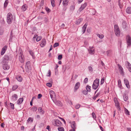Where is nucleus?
<instances>
[{
	"label": "nucleus",
	"mask_w": 131,
	"mask_h": 131,
	"mask_svg": "<svg viewBox=\"0 0 131 131\" xmlns=\"http://www.w3.org/2000/svg\"><path fill=\"white\" fill-rule=\"evenodd\" d=\"M13 20V16L10 13H8L7 15L6 21L8 24H10L12 22Z\"/></svg>",
	"instance_id": "1"
},
{
	"label": "nucleus",
	"mask_w": 131,
	"mask_h": 131,
	"mask_svg": "<svg viewBox=\"0 0 131 131\" xmlns=\"http://www.w3.org/2000/svg\"><path fill=\"white\" fill-rule=\"evenodd\" d=\"M99 83V79H96L94 81L92 85L93 89L96 90L98 88Z\"/></svg>",
	"instance_id": "2"
},
{
	"label": "nucleus",
	"mask_w": 131,
	"mask_h": 131,
	"mask_svg": "<svg viewBox=\"0 0 131 131\" xmlns=\"http://www.w3.org/2000/svg\"><path fill=\"white\" fill-rule=\"evenodd\" d=\"M52 124L54 126H61L62 124L61 122L59 120H53L52 121Z\"/></svg>",
	"instance_id": "3"
},
{
	"label": "nucleus",
	"mask_w": 131,
	"mask_h": 131,
	"mask_svg": "<svg viewBox=\"0 0 131 131\" xmlns=\"http://www.w3.org/2000/svg\"><path fill=\"white\" fill-rule=\"evenodd\" d=\"M114 32L116 36H119L120 34V30L118 26L116 25H115L114 26Z\"/></svg>",
	"instance_id": "4"
},
{
	"label": "nucleus",
	"mask_w": 131,
	"mask_h": 131,
	"mask_svg": "<svg viewBox=\"0 0 131 131\" xmlns=\"http://www.w3.org/2000/svg\"><path fill=\"white\" fill-rule=\"evenodd\" d=\"M19 60L21 63L24 62V56L22 53L21 52H20V54H19Z\"/></svg>",
	"instance_id": "5"
},
{
	"label": "nucleus",
	"mask_w": 131,
	"mask_h": 131,
	"mask_svg": "<svg viewBox=\"0 0 131 131\" xmlns=\"http://www.w3.org/2000/svg\"><path fill=\"white\" fill-rule=\"evenodd\" d=\"M50 94L51 97L53 101V99H56V94L54 91H50Z\"/></svg>",
	"instance_id": "6"
},
{
	"label": "nucleus",
	"mask_w": 131,
	"mask_h": 131,
	"mask_svg": "<svg viewBox=\"0 0 131 131\" xmlns=\"http://www.w3.org/2000/svg\"><path fill=\"white\" fill-rule=\"evenodd\" d=\"M46 39H43L40 42V45L41 47H43L46 45Z\"/></svg>",
	"instance_id": "7"
},
{
	"label": "nucleus",
	"mask_w": 131,
	"mask_h": 131,
	"mask_svg": "<svg viewBox=\"0 0 131 131\" xmlns=\"http://www.w3.org/2000/svg\"><path fill=\"white\" fill-rule=\"evenodd\" d=\"M9 59V57L7 55H5L4 57L3 63H8Z\"/></svg>",
	"instance_id": "8"
},
{
	"label": "nucleus",
	"mask_w": 131,
	"mask_h": 131,
	"mask_svg": "<svg viewBox=\"0 0 131 131\" xmlns=\"http://www.w3.org/2000/svg\"><path fill=\"white\" fill-rule=\"evenodd\" d=\"M87 5V3L86 2H85L83 4H82L81 7L79 9V11L80 12L82 11L83 9H84L86 7Z\"/></svg>",
	"instance_id": "9"
},
{
	"label": "nucleus",
	"mask_w": 131,
	"mask_h": 131,
	"mask_svg": "<svg viewBox=\"0 0 131 131\" xmlns=\"http://www.w3.org/2000/svg\"><path fill=\"white\" fill-rule=\"evenodd\" d=\"M114 101L115 104V106L116 108L119 110H120L121 108L119 106L118 101H117L116 99H114Z\"/></svg>",
	"instance_id": "10"
},
{
	"label": "nucleus",
	"mask_w": 131,
	"mask_h": 131,
	"mask_svg": "<svg viewBox=\"0 0 131 131\" xmlns=\"http://www.w3.org/2000/svg\"><path fill=\"white\" fill-rule=\"evenodd\" d=\"M114 101L115 104V106L116 108L119 110H120L121 108L119 106L118 101H117L116 99H114Z\"/></svg>",
	"instance_id": "11"
},
{
	"label": "nucleus",
	"mask_w": 131,
	"mask_h": 131,
	"mask_svg": "<svg viewBox=\"0 0 131 131\" xmlns=\"http://www.w3.org/2000/svg\"><path fill=\"white\" fill-rule=\"evenodd\" d=\"M3 68L4 70H8L9 68V66L8 64V63H3Z\"/></svg>",
	"instance_id": "12"
},
{
	"label": "nucleus",
	"mask_w": 131,
	"mask_h": 131,
	"mask_svg": "<svg viewBox=\"0 0 131 131\" xmlns=\"http://www.w3.org/2000/svg\"><path fill=\"white\" fill-rule=\"evenodd\" d=\"M53 102L57 105L61 106L62 105V104L60 101H57L56 99H54L53 100Z\"/></svg>",
	"instance_id": "13"
},
{
	"label": "nucleus",
	"mask_w": 131,
	"mask_h": 131,
	"mask_svg": "<svg viewBox=\"0 0 131 131\" xmlns=\"http://www.w3.org/2000/svg\"><path fill=\"white\" fill-rule=\"evenodd\" d=\"M117 65L118 68L121 74L122 75H123L124 74V72L123 68L120 64H118Z\"/></svg>",
	"instance_id": "14"
},
{
	"label": "nucleus",
	"mask_w": 131,
	"mask_h": 131,
	"mask_svg": "<svg viewBox=\"0 0 131 131\" xmlns=\"http://www.w3.org/2000/svg\"><path fill=\"white\" fill-rule=\"evenodd\" d=\"M7 49V46L6 45L4 46L3 48L2 49L1 52V54L2 55H3L4 54Z\"/></svg>",
	"instance_id": "15"
},
{
	"label": "nucleus",
	"mask_w": 131,
	"mask_h": 131,
	"mask_svg": "<svg viewBox=\"0 0 131 131\" xmlns=\"http://www.w3.org/2000/svg\"><path fill=\"white\" fill-rule=\"evenodd\" d=\"M124 81L126 87L128 88H130L129 83L127 79L126 78L124 79Z\"/></svg>",
	"instance_id": "16"
},
{
	"label": "nucleus",
	"mask_w": 131,
	"mask_h": 131,
	"mask_svg": "<svg viewBox=\"0 0 131 131\" xmlns=\"http://www.w3.org/2000/svg\"><path fill=\"white\" fill-rule=\"evenodd\" d=\"M80 83L79 82L77 83L75 85L74 87V91H76L79 88L80 86Z\"/></svg>",
	"instance_id": "17"
},
{
	"label": "nucleus",
	"mask_w": 131,
	"mask_h": 131,
	"mask_svg": "<svg viewBox=\"0 0 131 131\" xmlns=\"http://www.w3.org/2000/svg\"><path fill=\"white\" fill-rule=\"evenodd\" d=\"M18 98V96L16 94H14L12 97L11 99L12 101H16Z\"/></svg>",
	"instance_id": "18"
},
{
	"label": "nucleus",
	"mask_w": 131,
	"mask_h": 131,
	"mask_svg": "<svg viewBox=\"0 0 131 131\" xmlns=\"http://www.w3.org/2000/svg\"><path fill=\"white\" fill-rule=\"evenodd\" d=\"M89 53L91 54H93L94 53V48L92 47L88 50Z\"/></svg>",
	"instance_id": "19"
},
{
	"label": "nucleus",
	"mask_w": 131,
	"mask_h": 131,
	"mask_svg": "<svg viewBox=\"0 0 131 131\" xmlns=\"http://www.w3.org/2000/svg\"><path fill=\"white\" fill-rule=\"evenodd\" d=\"M16 78V79L19 82H21L23 80V78L20 75H17Z\"/></svg>",
	"instance_id": "20"
},
{
	"label": "nucleus",
	"mask_w": 131,
	"mask_h": 131,
	"mask_svg": "<svg viewBox=\"0 0 131 131\" xmlns=\"http://www.w3.org/2000/svg\"><path fill=\"white\" fill-rule=\"evenodd\" d=\"M126 64L127 65V67L129 71L131 72V64L128 61H127Z\"/></svg>",
	"instance_id": "21"
},
{
	"label": "nucleus",
	"mask_w": 131,
	"mask_h": 131,
	"mask_svg": "<svg viewBox=\"0 0 131 131\" xmlns=\"http://www.w3.org/2000/svg\"><path fill=\"white\" fill-rule=\"evenodd\" d=\"M24 99L23 98H19L17 101V104L18 105L21 104L23 101Z\"/></svg>",
	"instance_id": "22"
},
{
	"label": "nucleus",
	"mask_w": 131,
	"mask_h": 131,
	"mask_svg": "<svg viewBox=\"0 0 131 131\" xmlns=\"http://www.w3.org/2000/svg\"><path fill=\"white\" fill-rule=\"evenodd\" d=\"M71 127L73 129L75 130L76 128V124L74 122H72Z\"/></svg>",
	"instance_id": "23"
},
{
	"label": "nucleus",
	"mask_w": 131,
	"mask_h": 131,
	"mask_svg": "<svg viewBox=\"0 0 131 131\" xmlns=\"http://www.w3.org/2000/svg\"><path fill=\"white\" fill-rule=\"evenodd\" d=\"M38 111H39V112L41 114H43L45 113L44 111L42 110L41 108L40 107H39L38 109Z\"/></svg>",
	"instance_id": "24"
},
{
	"label": "nucleus",
	"mask_w": 131,
	"mask_h": 131,
	"mask_svg": "<svg viewBox=\"0 0 131 131\" xmlns=\"http://www.w3.org/2000/svg\"><path fill=\"white\" fill-rule=\"evenodd\" d=\"M87 25V24H85L82 27V32L83 33H84L86 29Z\"/></svg>",
	"instance_id": "25"
},
{
	"label": "nucleus",
	"mask_w": 131,
	"mask_h": 131,
	"mask_svg": "<svg viewBox=\"0 0 131 131\" xmlns=\"http://www.w3.org/2000/svg\"><path fill=\"white\" fill-rule=\"evenodd\" d=\"M127 41L128 46L130 45L131 44V38L130 37H128Z\"/></svg>",
	"instance_id": "26"
},
{
	"label": "nucleus",
	"mask_w": 131,
	"mask_h": 131,
	"mask_svg": "<svg viewBox=\"0 0 131 131\" xmlns=\"http://www.w3.org/2000/svg\"><path fill=\"white\" fill-rule=\"evenodd\" d=\"M126 12L128 14H131V7H128L126 9Z\"/></svg>",
	"instance_id": "27"
},
{
	"label": "nucleus",
	"mask_w": 131,
	"mask_h": 131,
	"mask_svg": "<svg viewBox=\"0 0 131 131\" xmlns=\"http://www.w3.org/2000/svg\"><path fill=\"white\" fill-rule=\"evenodd\" d=\"M68 0H63V4L64 6H67L68 4Z\"/></svg>",
	"instance_id": "28"
},
{
	"label": "nucleus",
	"mask_w": 131,
	"mask_h": 131,
	"mask_svg": "<svg viewBox=\"0 0 131 131\" xmlns=\"http://www.w3.org/2000/svg\"><path fill=\"white\" fill-rule=\"evenodd\" d=\"M123 98L124 101H126L128 99V95L126 94H124L123 95Z\"/></svg>",
	"instance_id": "29"
},
{
	"label": "nucleus",
	"mask_w": 131,
	"mask_h": 131,
	"mask_svg": "<svg viewBox=\"0 0 131 131\" xmlns=\"http://www.w3.org/2000/svg\"><path fill=\"white\" fill-rule=\"evenodd\" d=\"M112 51L111 50H109L106 52L107 55V56H110L112 54Z\"/></svg>",
	"instance_id": "30"
},
{
	"label": "nucleus",
	"mask_w": 131,
	"mask_h": 131,
	"mask_svg": "<svg viewBox=\"0 0 131 131\" xmlns=\"http://www.w3.org/2000/svg\"><path fill=\"white\" fill-rule=\"evenodd\" d=\"M27 8V5H24L22 6L21 9L23 11H25L26 9Z\"/></svg>",
	"instance_id": "31"
},
{
	"label": "nucleus",
	"mask_w": 131,
	"mask_h": 131,
	"mask_svg": "<svg viewBox=\"0 0 131 131\" xmlns=\"http://www.w3.org/2000/svg\"><path fill=\"white\" fill-rule=\"evenodd\" d=\"M82 18L79 19L76 21L75 24H79L82 21Z\"/></svg>",
	"instance_id": "32"
},
{
	"label": "nucleus",
	"mask_w": 131,
	"mask_h": 131,
	"mask_svg": "<svg viewBox=\"0 0 131 131\" xmlns=\"http://www.w3.org/2000/svg\"><path fill=\"white\" fill-rule=\"evenodd\" d=\"M29 52L30 54L32 56L33 59L35 58L34 53L32 51L30 50Z\"/></svg>",
	"instance_id": "33"
},
{
	"label": "nucleus",
	"mask_w": 131,
	"mask_h": 131,
	"mask_svg": "<svg viewBox=\"0 0 131 131\" xmlns=\"http://www.w3.org/2000/svg\"><path fill=\"white\" fill-rule=\"evenodd\" d=\"M33 120V118L29 117L27 120V122L28 123H31L32 122Z\"/></svg>",
	"instance_id": "34"
},
{
	"label": "nucleus",
	"mask_w": 131,
	"mask_h": 131,
	"mask_svg": "<svg viewBox=\"0 0 131 131\" xmlns=\"http://www.w3.org/2000/svg\"><path fill=\"white\" fill-rule=\"evenodd\" d=\"M124 111L125 113L126 114L128 115H130L129 112L125 108Z\"/></svg>",
	"instance_id": "35"
},
{
	"label": "nucleus",
	"mask_w": 131,
	"mask_h": 131,
	"mask_svg": "<svg viewBox=\"0 0 131 131\" xmlns=\"http://www.w3.org/2000/svg\"><path fill=\"white\" fill-rule=\"evenodd\" d=\"M91 87L89 85H88L86 87V89L87 91L90 92L91 91Z\"/></svg>",
	"instance_id": "36"
},
{
	"label": "nucleus",
	"mask_w": 131,
	"mask_h": 131,
	"mask_svg": "<svg viewBox=\"0 0 131 131\" xmlns=\"http://www.w3.org/2000/svg\"><path fill=\"white\" fill-rule=\"evenodd\" d=\"M8 3V0H6L5 1L4 4V6L5 7H6L7 6Z\"/></svg>",
	"instance_id": "37"
},
{
	"label": "nucleus",
	"mask_w": 131,
	"mask_h": 131,
	"mask_svg": "<svg viewBox=\"0 0 131 131\" xmlns=\"http://www.w3.org/2000/svg\"><path fill=\"white\" fill-rule=\"evenodd\" d=\"M58 129L59 131H64V128L62 127H58Z\"/></svg>",
	"instance_id": "38"
},
{
	"label": "nucleus",
	"mask_w": 131,
	"mask_h": 131,
	"mask_svg": "<svg viewBox=\"0 0 131 131\" xmlns=\"http://www.w3.org/2000/svg\"><path fill=\"white\" fill-rule=\"evenodd\" d=\"M37 107L34 106L31 108V110L33 111H36L37 110Z\"/></svg>",
	"instance_id": "39"
},
{
	"label": "nucleus",
	"mask_w": 131,
	"mask_h": 131,
	"mask_svg": "<svg viewBox=\"0 0 131 131\" xmlns=\"http://www.w3.org/2000/svg\"><path fill=\"white\" fill-rule=\"evenodd\" d=\"M118 86L121 88L122 87V85L121 83V81L120 80H118Z\"/></svg>",
	"instance_id": "40"
},
{
	"label": "nucleus",
	"mask_w": 131,
	"mask_h": 131,
	"mask_svg": "<svg viewBox=\"0 0 131 131\" xmlns=\"http://www.w3.org/2000/svg\"><path fill=\"white\" fill-rule=\"evenodd\" d=\"M97 35L98 37L101 39L103 38L104 37V36L103 34L100 35L99 34H97Z\"/></svg>",
	"instance_id": "41"
},
{
	"label": "nucleus",
	"mask_w": 131,
	"mask_h": 131,
	"mask_svg": "<svg viewBox=\"0 0 131 131\" xmlns=\"http://www.w3.org/2000/svg\"><path fill=\"white\" fill-rule=\"evenodd\" d=\"M52 6L54 7L55 6L54 0H50Z\"/></svg>",
	"instance_id": "42"
},
{
	"label": "nucleus",
	"mask_w": 131,
	"mask_h": 131,
	"mask_svg": "<svg viewBox=\"0 0 131 131\" xmlns=\"http://www.w3.org/2000/svg\"><path fill=\"white\" fill-rule=\"evenodd\" d=\"M75 9V6L73 5H72L71 6L70 9L72 11H73Z\"/></svg>",
	"instance_id": "43"
},
{
	"label": "nucleus",
	"mask_w": 131,
	"mask_h": 131,
	"mask_svg": "<svg viewBox=\"0 0 131 131\" xmlns=\"http://www.w3.org/2000/svg\"><path fill=\"white\" fill-rule=\"evenodd\" d=\"M18 88V86L17 85H14L13 87L12 90L13 91L16 90Z\"/></svg>",
	"instance_id": "44"
},
{
	"label": "nucleus",
	"mask_w": 131,
	"mask_h": 131,
	"mask_svg": "<svg viewBox=\"0 0 131 131\" xmlns=\"http://www.w3.org/2000/svg\"><path fill=\"white\" fill-rule=\"evenodd\" d=\"M100 95V93H98L96 94L93 97V99L94 100H95L96 98Z\"/></svg>",
	"instance_id": "45"
},
{
	"label": "nucleus",
	"mask_w": 131,
	"mask_h": 131,
	"mask_svg": "<svg viewBox=\"0 0 131 131\" xmlns=\"http://www.w3.org/2000/svg\"><path fill=\"white\" fill-rule=\"evenodd\" d=\"M42 37L41 36H39L38 37L36 38V41H39L41 39Z\"/></svg>",
	"instance_id": "46"
},
{
	"label": "nucleus",
	"mask_w": 131,
	"mask_h": 131,
	"mask_svg": "<svg viewBox=\"0 0 131 131\" xmlns=\"http://www.w3.org/2000/svg\"><path fill=\"white\" fill-rule=\"evenodd\" d=\"M80 105L79 104H77L75 106V108L76 109H78L80 107Z\"/></svg>",
	"instance_id": "47"
},
{
	"label": "nucleus",
	"mask_w": 131,
	"mask_h": 131,
	"mask_svg": "<svg viewBox=\"0 0 131 131\" xmlns=\"http://www.w3.org/2000/svg\"><path fill=\"white\" fill-rule=\"evenodd\" d=\"M30 62L29 61L27 62L26 64V67H27L28 68V67L29 66Z\"/></svg>",
	"instance_id": "48"
},
{
	"label": "nucleus",
	"mask_w": 131,
	"mask_h": 131,
	"mask_svg": "<svg viewBox=\"0 0 131 131\" xmlns=\"http://www.w3.org/2000/svg\"><path fill=\"white\" fill-rule=\"evenodd\" d=\"M104 79H105L104 77H103L101 79V84H102L104 83Z\"/></svg>",
	"instance_id": "49"
},
{
	"label": "nucleus",
	"mask_w": 131,
	"mask_h": 131,
	"mask_svg": "<svg viewBox=\"0 0 131 131\" xmlns=\"http://www.w3.org/2000/svg\"><path fill=\"white\" fill-rule=\"evenodd\" d=\"M59 43H58L56 42L54 44L53 46V47L54 48L55 47H56L58 46H59Z\"/></svg>",
	"instance_id": "50"
},
{
	"label": "nucleus",
	"mask_w": 131,
	"mask_h": 131,
	"mask_svg": "<svg viewBox=\"0 0 131 131\" xmlns=\"http://www.w3.org/2000/svg\"><path fill=\"white\" fill-rule=\"evenodd\" d=\"M46 85L47 86L51 87L52 86V84L51 83H47Z\"/></svg>",
	"instance_id": "51"
},
{
	"label": "nucleus",
	"mask_w": 131,
	"mask_h": 131,
	"mask_svg": "<svg viewBox=\"0 0 131 131\" xmlns=\"http://www.w3.org/2000/svg\"><path fill=\"white\" fill-rule=\"evenodd\" d=\"M10 105L11 108L13 109H14V104L11 103H10Z\"/></svg>",
	"instance_id": "52"
},
{
	"label": "nucleus",
	"mask_w": 131,
	"mask_h": 131,
	"mask_svg": "<svg viewBox=\"0 0 131 131\" xmlns=\"http://www.w3.org/2000/svg\"><path fill=\"white\" fill-rule=\"evenodd\" d=\"M51 74L50 71V70H49L48 71V73L47 75V76L50 77L51 75Z\"/></svg>",
	"instance_id": "53"
},
{
	"label": "nucleus",
	"mask_w": 131,
	"mask_h": 131,
	"mask_svg": "<svg viewBox=\"0 0 131 131\" xmlns=\"http://www.w3.org/2000/svg\"><path fill=\"white\" fill-rule=\"evenodd\" d=\"M118 45H119L120 46V47H121V46L122 43L121 40H119L118 41Z\"/></svg>",
	"instance_id": "54"
},
{
	"label": "nucleus",
	"mask_w": 131,
	"mask_h": 131,
	"mask_svg": "<svg viewBox=\"0 0 131 131\" xmlns=\"http://www.w3.org/2000/svg\"><path fill=\"white\" fill-rule=\"evenodd\" d=\"M62 58V56L61 55H59L58 57V59L59 60H61Z\"/></svg>",
	"instance_id": "55"
},
{
	"label": "nucleus",
	"mask_w": 131,
	"mask_h": 131,
	"mask_svg": "<svg viewBox=\"0 0 131 131\" xmlns=\"http://www.w3.org/2000/svg\"><path fill=\"white\" fill-rule=\"evenodd\" d=\"M88 69L89 71H93V69L92 68L91 66L89 67Z\"/></svg>",
	"instance_id": "56"
},
{
	"label": "nucleus",
	"mask_w": 131,
	"mask_h": 131,
	"mask_svg": "<svg viewBox=\"0 0 131 131\" xmlns=\"http://www.w3.org/2000/svg\"><path fill=\"white\" fill-rule=\"evenodd\" d=\"M88 79L87 78H85L84 80V82L85 83H87L88 81Z\"/></svg>",
	"instance_id": "57"
},
{
	"label": "nucleus",
	"mask_w": 131,
	"mask_h": 131,
	"mask_svg": "<svg viewBox=\"0 0 131 131\" xmlns=\"http://www.w3.org/2000/svg\"><path fill=\"white\" fill-rule=\"evenodd\" d=\"M83 93L85 94H86L87 93V91L86 90H84L83 91Z\"/></svg>",
	"instance_id": "58"
},
{
	"label": "nucleus",
	"mask_w": 131,
	"mask_h": 131,
	"mask_svg": "<svg viewBox=\"0 0 131 131\" xmlns=\"http://www.w3.org/2000/svg\"><path fill=\"white\" fill-rule=\"evenodd\" d=\"M46 10L48 12H50V9L48 7L46 8Z\"/></svg>",
	"instance_id": "59"
},
{
	"label": "nucleus",
	"mask_w": 131,
	"mask_h": 131,
	"mask_svg": "<svg viewBox=\"0 0 131 131\" xmlns=\"http://www.w3.org/2000/svg\"><path fill=\"white\" fill-rule=\"evenodd\" d=\"M42 95L41 94H38V99H40V98L42 96Z\"/></svg>",
	"instance_id": "60"
},
{
	"label": "nucleus",
	"mask_w": 131,
	"mask_h": 131,
	"mask_svg": "<svg viewBox=\"0 0 131 131\" xmlns=\"http://www.w3.org/2000/svg\"><path fill=\"white\" fill-rule=\"evenodd\" d=\"M65 25L64 24H62L61 26V28H64V27H65Z\"/></svg>",
	"instance_id": "61"
},
{
	"label": "nucleus",
	"mask_w": 131,
	"mask_h": 131,
	"mask_svg": "<svg viewBox=\"0 0 131 131\" xmlns=\"http://www.w3.org/2000/svg\"><path fill=\"white\" fill-rule=\"evenodd\" d=\"M12 37H13L12 35H10V37H9V41H12Z\"/></svg>",
	"instance_id": "62"
},
{
	"label": "nucleus",
	"mask_w": 131,
	"mask_h": 131,
	"mask_svg": "<svg viewBox=\"0 0 131 131\" xmlns=\"http://www.w3.org/2000/svg\"><path fill=\"white\" fill-rule=\"evenodd\" d=\"M3 34V32L1 29H0V35H2Z\"/></svg>",
	"instance_id": "63"
},
{
	"label": "nucleus",
	"mask_w": 131,
	"mask_h": 131,
	"mask_svg": "<svg viewBox=\"0 0 131 131\" xmlns=\"http://www.w3.org/2000/svg\"><path fill=\"white\" fill-rule=\"evenodd\" d=\"M127 129L128 131H131V128H127Z\"/></svg>",
	"instance_id": "64"
}]
</instances>
